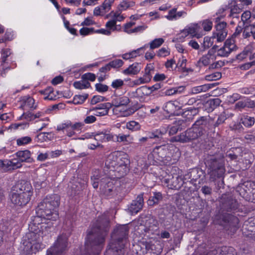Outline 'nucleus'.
Returning a JSON list of instances; mask_svg holds the SVG:
<instances>
[{
  "label": "nucleus",
  "instance_id": "f257e3e1",
  "mask_svg": "<svg viewBox=\"0 0 255 255\" xmlns=\"http://www.w3.org/2000/svg\"><path fill=\"white\" fill-rule=\"evenodd\" d=\"M60 203V196L54 194L47 196L37 206V216L29 224V232L26 234L28 241L23 243V250L27 254L36 253L44 248L41 242L49 229L46 221H55L58 218L56 209Z\"/></svg>",
  "mask_w": 255,
  "mask_h": 255
},
{
  "label": "nucleus",
  "instance_id": "f03ea898",
  "mask_svg": "<svg viewBox=\"0 0 255 255\" xmlns=\"http://www.w3.org/2000/svg\"><path fill=\"white\" fill-rule=\"evenodd\" d=\"M128 155L123 151H116L111 153L106 161V166L110 170V174L116 178H120L129 170Z\"/></svg>",
  "mask_w": 255,
  "mask_h": 255
},
{
  "label": "nucleus",
  "instance_id": "7ed1b4c3",
  "mask_svg": "<svg viewBox=\"0 0 255 255\" xmlns=\"http://www.w3.org/2000/svg\"><path fill=\"white\" fill-rule=\"evenodd\" d=\"M128 155L123 151H116L111 153L106 161V166L110 170V174L116 178H120L129 170Z\"/></svg>",
  "mask_w": 255,
  "mask_h": 255
},
{
  "label": "nucleus",
  "instance_id": "20e7f679",
  "mask_svg": "<svg viewBox=\"0 0 255 255\" xmlns=\"http://www.w3.org/2000/svg\"><path fill=\"white\" fill-rule=\"evenodd\" d=\"M33 193L32 187L29 182L20 181L12 188L10 199L13 205L22 207L30 201Z\"/></svg>",
  "mask_w": 255,
  "mask_h": 255
},
{
  "label": "nucleus",
  "instance_id": "39448f33",
  "mask_svg": "<svg viewBox=\"0 0 255 255\" xmlns=\"http://www.w3.org/2000/svg\"><path fill=\"white\" fill-rule=\"evenodd\" d=\"M98 223L88 232L86 244L87 246L93 247L98 246V250H101L105 242V237L109 231V222L106 220Z\"/></svg>",
  "mask_w": 255,
  "mask_h": 255
},
{
  "label": "nucleus",
  "instance_id": "423d86ee",
  "mask_svg": "<svg viewBox=\"0 0 255 255\" xmlns=\"http://www.w3.org/2000/svg\"><path fill=\"white\" fill-rule=\"evenodd\" d=\"M205 164L207 168V173L213 180L222 177L225 171L224 157L222 153L208 155Z\"/></svg>",
  "mask_w": 255,
  "mask_h": 255
},
{
  "label": "nucleus",
  "instance_id": "0eeeda50",
  "mask_svg": "<svg viewBox=\"0 0 255 255\" xmlns=\"http://www.w3.org/2000/svg\"><path fill=\"white\" fill-rule=\"evenodd\" d=\"M128 230L127 226H121L115 229L112 235V238L115 240L111 242L106 251V255L113 254L119 251H121L127 242Z\"/></svg>",
  "mask_w": 255,
  "mask_h": 255
},
{
  "label": "nucleus",
  "instance_id": "6e6552de",
  "mask_svg": "<svg viewBox=\"0 0 255 255\" xmlns=\"http://www.w3.org/2000/svg\"><path fill=\"white\" fill-rule=\"evenodd\" d=\"M113 178L108 177H101L98 174V171H95L91 176L92 184L93 187L95 189L98 188L100 181V188L102 194L106 196L111 195L115 190V185L117 183V181Z\"/></svg>",
  "mask_w": 255,
  "mask_h": 255
},
{
  "label": "nucleus",
  "instance_id": "1a4fd4ad",
  "mask_svg": "<svg viewBox=\"0 0 255 255\" xmlns=\"http://www.w3.org/2000/svg\"><path fill=\"white\" fill-rule=\"evenodd\" d=\"M203 134L201 128H197L192 126L185 131L173 137L172 140L182 143L189 142L197 139Z\"/></svg>",
  "mask_w": 255,
  "mask_h": 255
},
{
  "label": "nucleus",
  "instance_id": "9d476101",
  "mask_svg": "<svg viewBox=\"0 0 255 255\" xmlns=\"http://www.w3.org/2000/svg\"><path fill=\"white\" fill-rule=\"evenodd\" d=\"M217 56L214 51L210 50L208 52L200 58L197 62L199 66H209V69H217L223 65L222 62L216 60Z\"/></svg>",
  "mask_w": 255,
  "mask_h": 255
},
{
  "label": "nucleus",
  "instance_id": "9b49d317",
  "mask_svg": "<svg viewBox=\"0 0 255 255\" xmlns=\"http://www.w3.org/2000/svg\"><path fill=\"white\" fill-rule=\"evenodd\" d=\"M162 182L170 189L178 190L183 185V180L179 173L173 172L164 176L162 179Z\"/></svg>",
  "mask_w": 255,
  "mask_h": 255
},
{
  "label": "nucleus",
  "instance_id": "f8f14e48",
  "mask_svg": "<svg viewBox=\"0 0 255 255\" xmlns=\"http://www.w3.org/2000/svg\"><path fill=\"white\" fill-rule=\"evenodd\" d=\"M67 240L66 235L59 236L54 245L47 250L46 255H62L67 247Z\"/></svg>",
  "mask_w": 255,
  "mask_h": 255
},
{
  "label": "nucleus",
  "instance_id": "ddd939ff",
  "mask_svg": "<svg viewBox=\"0 0 255 255\" xmlns=\"http://www.w3.org/2000/svg\"><path fill=\"white\" fill-rule=\"evenodd\" d=\"M154 71V66L153 63H149L146 65L144 70V74L133 81L135 85H140L141 84L149 83L152 78V75Z\"/></svg>",
  "mask_w": 255,
  "mask_h": 255
},
{
  "label": "nucleus",
  "instance_id": "4468645a",
  "mask_svg": "<svg viewBox=\"0 0 255 255\" xmlns=\"http://www.w3.org/2000/svg\"><path fill=\"white\" fill-rule=\"evenodd\" d=\"M111 105L110 103H105L98 105L95 107L90 109L87 112V115L93 112L95 116L103 117L108 115Z\"/></svg>",
  "mask_w": 255,
  "mask_h": 255
},
{
  "label": "nucleus",
  "instance_id": "2eb2a0df",
  "mask_svg": "<svg viewBox=\"0 0 255 255\" xmlns=\"http://www.w3.org/2000/svg\"><path fill=\"white\" fill-rule=\"evenodd\" d=\"M234 40L227 39L223 47L218 50L217 54L221 57H227L232 52L236 49Z\"/></svg>",
  "mask_w": 255,
  "mask_h": 255
},
{
  "label": "nucleus",
  "instance_id": "dca6fc26",
  "mask_svg": "<svg viewBox=\"0 0 255 255\" xmlns=\"http://www.w3.org/2000/svg\"><path fill=\"white\" fill-rule=\"evenodd\" d=\"M129 103L130 99L128 96L117 95L112 98V102L110 104L111 105V108L113 107V109L117 108V110H119L120 108L127 106Z\"/></svg>",
  "mask_w": 255,
  "mask_h": 255
},
{
  "label": "nucleus",
  "instance_id": "f3484780",
  "mask_svg": "<svg viewBox=\"0 0 255 255\" xmlns=\"http://www.w3.org/2000/svg\"><path fill=\"white\" fill-rule=\"evenodd\" d=\"M226 25V22H222L216 25V31L213 33V37L216 39L217 42H221L226 38L227 35Z\"/></svg>",
  "mask_w": 255,
  "mask_h": 255
},
{
  "label": "nucleus",
  "instance_id": "a211bd4d",
  "mask_svg": "<svg viewBox=\"0 0 255 255\" xmlns=\"http://www.w3.org/2000/svg\"><path fill=\"white\" fill-rule=\"evenodd\" d=\"M143 194H140L132 201L128 207V210L131 214H136L141 210L143 205Z\"/></svg>",
  "mask_w": 255,
  "mask_h": 255
},
{
  "label": "nucleus",
  "instance_id": "6ab92c4d",
  "mask_svg": "<svg viewBox=\"0 0 255 255\" xmlns=\"http://www.w3.org/2000/svg\"><path fill=\"white\" fill-rule=\"evenodd\" d=\"M144 232L149 234H154L158 229V222L153 218L146 220L145 226L142 227Z\"/></svg>",
  "mask_w": 255,
  "mask_h": 255
},
{
  "label": "nucleus",
  "instance_id": "aec40b11",
  "mask_svg": "<svg viewBox=\"0 0 255 255\" xmlns=\"http://www.w3.org/2000/svg\"><path fill=\"white\" fill-rule=\"evenodd\" d=\"M192 37L201 38L204 34L202 32L200 25L197 23H191L186 26Z\"/></svg>",
  "mask_w": 255,
  "mask_h": 255
},
{
  "label": "nucleus",
  "instance_id": "412c9836",
  "mask_svg": "<svg viewBox=\"0 0 255 255\" xmlns=\"http://www.w3.org/2000/svg\"><path fill=\"white\" fill-rule=\"evenodd\" d=\"M147 46V44H145L142 47L122 54L121 57L126 60L135 58L142 55L144 50Z\"/></svg>",
  "mask_w": 255,
  "mask_h": 255
},
{
  "label": "nucleus",
  "instance_id": "4be33fe9",
  "mask_svg": "<svg viewBox=\"0 0 255 255\" xmlns=\"http://www.w3.org/2000/svg\"><path fill=\"white\" fill-rule=\"evenodd\" d=\"M15 155L21 163L23 162L31 163L33 161L31 157V153L28 150L18 151L16 152Z\"/></svg>",
  "mask_w": 255,
  "mask_h": 255
},
{
  "label": "nucleus",
  "instance_id": "5701e85b",
  "mask_svg": "<svg viewBox=\"0 0 255 255\" xmlns=\"http://www.w3.org/2000/svg\"><path fill=\"white\" fill-rule=\"evenodd\" d=\"M141 69V64L138 62H134L123 70V73L126 75H136L140 72Z\"/></svg>",
  "mask_w": 255,
  "mask_h": 255
},
{
  "label": "nucleus",
  "instance_id": "b1692460",
  "mask_svg": "<svg viewBox=\"0 0 255 255\" xmlns=\"http://www.w3.org/2000/svg\"><path fill=\"white\" fill-rule=\"evenodd\" d=\"M114 135L107 131H102L95 135V139L102 142L114 141Z\"/></svg>",
  "mask_w": 255,
  "mask_h": 255
},
{
  "label": "nucleus",
  "instance_id": "393cba45",
  "mask_svg": "<svg viewBox=\"0 0 255 255\" xmlns=\"http://www.w3.org/2000/svg\"><path fill=\"white\" fill-rule=\"evenodd\" d=\"M116 138L115 139L114 141L118 142H122L125 145H128L131 144L134 140L133 137L130 134H125L123 133H120L116 135Z\"/></svg>",
  "mask_w": 255,
  "mask_h": 255
},
{
  "label": "nucleus",
  "instance_id": "a878e982",
  "mask_svg": "<svg viewBox=\"0 0 255 255\" xmlns=\"http://www.w3.org/2000/svg\"><path fill=\"white\" fill-rule=\"evenodd\" d=\"M136 111V109L134 107H130L128 108H127L122 111V112H120L119 110H117L116 109H113V112L114 115L121 117H129L132 114H133Z\"/></svg>",
  "mask_w": 255,
  "mask_h": 255
},
{
  "label": "nucleus",
  "instance_id": "bb28decb",
  "mask_svg": "<svg viewBox=\"0 0 255 255\" xmlns=\"http://www.w3.org/2000/svg\"><path fill=\"white\" fill-rule=\"evenodd\" d=\"M180 108L177 102L172 101L167 102L163 107L164 110L169 114H174Z\"/></svg>",
  "mask_w": 255,
  "mask_h": 255
},
{
  "label": "nucleus",
  "instance_id": "cd10ccee",
  "mask_svg": "<svg viewBox=\"0 0 255 255\" xmlns=\"http://www.w3.org/2000/svg\"><path fill=\"white\" fill-rule=\"evenodd\" d=\"M5 166L6 171L19 168L22 166V164L18 159L11 160H5Z\"/></svg>",
  "mask_w": 255,
  "mask_h": 255
},
{
  "label": "nucleus",
  "instance_id": "c85d7f7f",
  "mask_svg": "<svg viewBox=\"0 0 255 255\" xmlns=\"http://www.w3.org/2000/svg\"><path fill=\"white\" fill-rule=\"evenodd\" d=\"M49 123V119L47 117L37 120L34 123L35 129L37 132L42 130L47 127Z\"/></svg>",
  "mask_w": 255,
  "mask_h": 255
},
{
  "label": "nucleus",
  "instance_id": "c756f323",
  "mask_svg": "<svg viewBox=\"0 0 255 255\" xmlns=\"http://www.w3.org/2000/svg\"><path fill=\"white\" fill-rule=\"evenodd\" d=\"M163 196L160 192H154L153 193V196H151L147 201V204L149 206H152L155 204H157L162 201Z\"/></svg>",
  "mask_w": 255,
  "mask_h": 255
},
{
  "label": "nucleus",
  "instance_id": "7c9ffc66",
  "mask_svg": "<svg viewBox=\"0 0 255 255\" xmlns=\"http://www.w3.org/2000/svg\"><path fill=\"white\" fill-rule=\"evenodd\" d=\"M214 86V84H207L193 87L191 90V93L193 94H197L201 92H205Z\"/></svg>",
  "mask_w": 255,
  "mask_h": 255
},
{
  "label": "nucleus",
  "instance_id": "2f4dec72",
  "mask_svg": "<svg viewBox=\"0 0 255 255\" xmlns=\"http://www.w3.org/2000/svg\"><path fill=\"white\" fill-rule=\"evenodd\" d=\"M11 54V51L9 49H3L2 50L1 52V64L2 70L5 71L7 70H10L11 67L9 66H6L4 65L6 58L8 57Z\"/></svg>",
  "mask_w": 255,
  "mask_h": 255
},
{
  "label": "nucleus",
  "instance_id": "473e14b6",
  "mask_svg": "<svg viewBox=\"0 0 255 255\" xmlns=\"http://www.w3.org/2000/svg\"><path fill=\"white\" fill-rule=\"evenodd\" d=\"M22 106L24 109L34 110L37 108L35 100L30 97L23 98Z\"/></svg>",
  "mask_w": 255,
  "mask_h": 255
},
{
  "label": "nucleus",
  "instance_id": "72a5a7b5",
  "mask_svg": "<svg viewBox=\"0 0 255 255\" xmlns=\"http://www.w3.org/2000/svg\"><path fill=\"white\" fill-rule=\"evenodd\" d=\"M168 147H169V145H167L157 146L153 149V153L154 154H159V156L163 158L167 154Z\"/></svg>",
  "mask_w": 255,
  "mask_h": 255
},
{
  "label": "nucleus",
  "instance_id": "f704fd0d",
  "mask_svg": "<svg viewBox=\"0 0 255 255\" xmlns=\"http://www.w3.org/2000/svg\"><path fill=\"white\" fill-rule=\"evenodd\" d=\"M233 116V114L228 111H225L222 112L218 117V118L215 124V126L217 127L219 125L224 123V122L230 117Z\"/></svg>",
  "mask_w": 255,
  "mask_h": 255
},
{
  "label": "nucleus",
  "instance_id": "c9c22d12",
  "mask_svg": "<svg viewBox=\"0 0 255 255\" xmlns=\"http://www.w3.org/2000/svg\"><path fill=\"white\" fill-rule=\"evenodd\" d=\"M126 128L131 131H137L141 128L140 124L135 121H130L126 123Z\"/></svg>",
  "mask_w": 255,
  "mask_h": 255
},
{
  "label": "nucleus",
  "instance_id": "e433bc0d",
  "mask_svg": "<svg viewBox=\"0 0 255 255\" xmlns=\"http://www.w3.org/2000/svg\"><path fill=\"white\" fill-rule=\"evenodd\" d=\"M53 136L54 134L52 132H41L37 135L36 138L38 141L43 142L50 140Z\"/></svg>",
  "mask_w": 255,
  "mask_h": 255
},
{
  "label": "nucleus",
  "instance_id": "4c0bfd02",
  "mask_svg": "<svg viewBox=\"0 0 255 255\" xmlns=\"http://www.w3.org/2000/svg\"><path fill=\"white\" fill-rule=\"evenodd\" d=\"M207 124V121L206 118L204 117H201L199 119L196 121L193 126L197 128H201L202 132L204 133L205 131L204 128Z\"/></svg>",
  "mask_w": 255,
  "mask_h": 255
},
{
  "label": "nucleus",
  "instance_id": "58836bf2",
  "mask_svg": "<svg viewBox=\"0 0 255 255\" xmlns=\"http://www.w3.org/2000/svg\"><path fill=\"white\" fill-rule=\"evenodd\" d=\"M185 90L184 86H179L176 88H170L166 90L164 92L165 96H172L178 93H181Z\"/></svg>",
  "mask_w": 255,
  "mask_h": 255
},
{
  "label": "nucleus",
  "instance_id": "ea45409f",
  "mask_svg": "<svg viewBox=\"0 0 255 255\" xmlns=\"http://www.w3.org/2000/svg\"><path fill=\"white\" fill-rule=\"evenodd\" d=\"M221 100L219 98H214L208 100L206 103V106L209 107V111H212L221 104Z\"/></svg>",
  "mask_w": 255,
  "mask_h": 255
},
{
  "label": "nucleus",
  "instance_id": "a19ab883",
  "mask_svg": "<svg viewBox=\"0 0 255 255\" xmlns=\"http://www.w3.org/2000/svg\"><path fill=\"white\" fill-rule=\"evenodd\" d=\"M242 138L246 142L253 144L255 142V133L252 131H249L244 134Z\"/></svg>",
  "mask_w": 255,
  "mask_h": 255
},
{
  "label": "nucleus",
  "instance_id": "79ce46f5",
  "mask_svg": "<svg viewBox=\"0 0 255 255\" xmlns=\"http://www.w3.org/2000/svg\"><path fill=\"white\" fill-rule=\"evenodd\" d=\"M187 61L186 57L182 56L181 58H179L176 67L182 72H187L188 70L186 68Z\"/></svg>",
  "mask_w": 255,
  "mask_h": 255
},
{
  "label": "nucleus",
  "instance_id": "37998d69",
  "mask_svg": "<svg viewBox=\"0 0 255 255\" xmlns=\"http://www.w3.org/2000/svg\"><path fill=\"white\" fill-rule=\"evenodd\" d=\"M64 127L66 128H70L71 127L72 129L74 130L80 131L84 127V124L81 122H77L73 124L70 122H68L67 124L64 125ZM63 128V127H62V128Z\"/></svg>",
  "mask_w": 255,
  "mask_h": 255
},
{
  "label": "nucleus",
  "instance_id": "c03bdc74",
  "mask_svg": "<svg viewBox=\"0 0 255 255\" xmlns=\"http://www.w3.org/2000/svg\"><path fill=\"white\" fill-rule=\"evenodd\" d=\"M67 124V122H66L65 123H62V124L57 126V130L58 131H60V130H63L64 131H65L66 132L67 135L69 137H71L75 134V132H74V130H73L71 127H70V128L64 127V128H62V127H64V125H65Z\"/></svg>",
  "mask_w": 255,
  "mask_h": 255
},
{
  "label": "nucleus",
  "instance_id": "a18cd8bd",
  "mask_svg": "<svg viewBox=\"0 0 255 255\" xmlns=\"http://www.w3.org/2000/svg\"><path fill=\"white\" fill-rule=\"evenodd\" d=\"M134 4V1H122L119 4L118 8L120 11L125 10L133 6Z\"/></svg>",
  "mask_w": 255,
  "mask_h": 255
},
{
  "label": "nucleus",
  "instance_id": "49530a36",
  "mask_svg": "<svg viewBox=\"0 0 255 255\" xmlns=\"http://www.w3.org/2000/svg\"><path fill=\"white\" fill-rule=\"evenodd\" d=\"M16 141L18 146H24L32 142V138L29 136H22L18 138Z\"/></svg>",
  "mask_w": 255,
  "mask_h": 255
},
{
  "label": "nucleus",
  "instance_id": "de8ad7c7",
  "mask_svg": "<svg viewBox=\"0 0 255 255\" xmlns=\"http://www.w3.org/2000/svg\"><path fill=\"white\" fill-rule=\"evenodd\" d=\"M74 87L77 89H87L90 87V83L87 81L82 79L80 81L75 82Z\"/></svg>",
  "mask_w": 255,
  "mask_h": 255
},
{
  "label": "nucleus",
  "instance_id": "09e8293b",
  "mask_svg": "<svg viewBox=\"0 0 255 255\" xmlns=\"http://www.w3.org/2000/svg\"><path fill=\"white\" fill-rule=\"evenodd\" d=\"M29 124L27 122H22L19 123H14L10 125L9 128L11 129H24L28 128Z\"/></svg>",
  "mask_w": 255,
  "mask_h": 255
},
{
  "label": "nucleus",
  "instance_id": "8fccbe9b",
  "mask_svg": "<svg viewBox=\"0 0 255 255\" xmlns=\"http://www.w3.org/2000/svg\"><path fill=\"white\" fill-rule=\"evenodd\" d=\"M242 124L247 127H251L255 124V119L249 116H244L242 119Z\"/></svg>",
  "mask_w": 255,
  "mask_h": 255
},
{
  "label": "nucleus",
  "instance_id": "3c124183",
  "mask_svg": "<svg viewBox=\"0 0 255 255\" xmlns=\"http://www.w3.org/2000/svg\"><path fill=\"white\" fill-rule=\"evenodd\" d=\"M164 42L162 38H156L151 41L149 43V47L151 49H154L159 47Z\"/></svg>",
  "mask_w": 255,
  "mask_h": 255
},
{
  "label": "nucleus",
  "instance_id": "603ef678",
  "mask_svg": "<svg viewBox=\"0 0 255 255\" xmlns=\"http://www.w3.org/2000/svg\"><path fill=\"white\" fill-rule=\"evenodd\" d=\"M200 23L204 31H210L211 30L213 27V22L211 20L206 19L203 20Z\"/></svg>",
  "mask_w": 255,
  "mask_h": 255
},
{
  "label": "nucleus",
  "instance_id": "864d4df0",
  "mask_svg": "<svg viewBox=\"0 0 255 255\" xmlns=\"http://www.w3.org/2000/svg\"><path fill=\"white\" fill-rule=\"evenodd\" d=\"M88 94H85L83 95H75L73 98V103L75 105L82 104L85 102L88 98Z\"/></svg>",
  "mask_w": 255,
  "mask_h": 255
},
{
  "label": "nucleus",
  "instance_id": "5fc2aeb1",
  "mask_svg": "<svg viewBox=\"0 0 255 255\" xmlns=\"http://www.w3.org/2000/svg\"><path fill=\"white\" fill-rule=\"evenodd\" d=\"M183 122V120H179L176 122V123L170 128L169 133L170 134H174L179 130H181L182 128L180 127V126L181 125Z\"/></svg>",
  "mask_w": 255,
  "mask_h": 255
},
{
  "label": "nucleus",
  "instance_id": "6e6d98bb",
  "mask_svg": "<svg viewBox=\"0 0 255 255\" xmlns=\"http://www.w3.org/2000/svg\"><path fill=\"white\" fill-rule=\"evenodd\" d=\"M166 132V129L165 128H160L155 131L152 132L150 135V138H159L162 135L165 134Z\"/></svg>",
  "mask_w": 255,
  "mask_h": 255
},
{
  "label": "nucleus",
  "instance_id": "4d7b16f0",
  "mask_svg": "<svg viewBox=\"0 0 255 255\" xmlns=\"http://www.w3.org/2000/svg\"><path fill=\"white\" fill-rule=\"evenodd\" d=\"M222 75L220 72H215L206 76L205 79L209 81H216L220 79Z\"/></svg>",
  "mask_w": 255,
  "mask_h": 255
},
{
  "label": "nucleus",
  "instance_id": "13d9d810",
  "mask_svg": "<svg viewBox=\"0 0 255 255\" xmlns=\"http://www.w3.org/2000/svg\"><path fill=\"white\" fill-rule=\"evenodd\" d=\"M252 17L251 12L250 11H245L242 15L241 19L243 22L245 23H249L251 22L250 19Z\"/></svg>",
  "mask_w": 255,
  "mask_h": 255
},
{
  "label": "nucleus",
  "instance_id": "bf43d9fd",
  "mask_svg": "<svg viewBox=\"0 0 255 255\" xmlns=\"http://www.w3.org/2000/svg\"><path fill=\"white\" fill-rule=\"evenodd\" d=\"M244 9V5L242 3L234 4L231 9L232 14L239 13Z\"/></svg>",
  "mask_w": 255,
  "mask_h": 255
},
{
  "label": "nucleus",
  "instance_id": "052dcab7",
  "mask_svg": "<svg viewBox=\"0 0 255 255\" xmlns=\"http://www.w3.org/2000/svg\"><path fill=\"white\" fill-rule=\"evenodd\" d=\"M214 38L212 37L206 36L204 38V41L203 43L204 48H208L212 46L213 43V39Z\"/></svg>",
  "mask_w": 255,
  "mask_h": 255
},
{
  "label": "nucleus",
  "instance_id": "680f3d73",
  "mask_svg": "<svg viewBox=\"0 0 255 255\" xmlns=\"http://www.w3.org/2000/svg\"><path fill=\"white\" fill-rule=\"evenodd\" d=\"M124 85V81L121 79H116L114 80L111 86L114 89H119L123 87V86Z\"/></svg>",
  "mask_w": 255,
  "mask_h": 255
},
{
  "label": "nucleus",
  "instance_id": "e2e57ef3",
  "mask_svg": "<svg viewBox=\"0 0 255 255\" xmlns=\"http://www.w3.org/2000/svg\"><path fill=\"white\" fill-rule=\"evenodd\" d=\"M111 68H118L122 67L124 62L121 59H115L109 62Z\"/></svg>",
  "mask_w": 255,
  "mask_h": 255
},
{
  "label": "nucleus",
  "instance_id": "0e129e2a",
  "mask_svg": "<svg viewBox=\"0 0 255 255\" xmlns=\"http://www.w3.org/2000/svg\"><path fill=\"white\" fill-rule=\"evenodd\" d=\"M116 21L113 19L108 21L106 24V27H107L108 30H110L111 31H115L116 30Z\"/></svg>",
  "mask_w": 255,
  "mask_h": 255
},
{
  "label": "nucleus",
  "instance_id": "69168bd1",
  "mask_svg": "<svg viewBox=\"0 0 255 255\" xmlns=\"http://www.w3.org/2000/svg\"><path fill=\"white\" fill-rule=\"evenodd\" d=\"M170 54V51L167 48L162 47L157 52V55L158 57H166L169 55Z\"/></svg>",
  "mask_w": 255,
  "mask_h": 255
},
{
  "label": "nucleus",
  "instance_id": "338daca9",
  "mask_svg": "<svg viewBox=\"0 0 255 255\" xmlns=\"http://www.w3.org/2000/svg\"><path fill=\"white\" fill-rule=\"evenodd\" d=\"M95 88L97 91L101 93L107 92L109 89V87L107 85L101 83L96 84Z\"/></svg>",
  "mask_w": 255,
  "mask_h": 255
},
{
  "label": "nucleus",
  "instance_id": "774afa93",
  "mask_svg": "<svg viewBox=\"0 0 255 255\" xmlns=\"http://www.w3.org/2000/svg\"><path fill=\"white\" fill-rule=\"evenodd\" d=\"M188 35H190V33L186 26L184 29L181 30V32L178 34L177 35V38L180 41H182Z\"/></svg>",
  "mask_w": 255,
  "mask_h": 255
}]
</instances>
